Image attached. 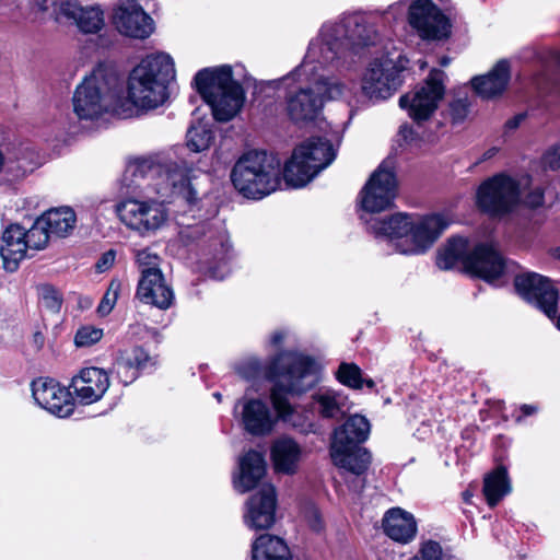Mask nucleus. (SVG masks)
<instances>
[{"instance_id": "obj_12", "label": "nucleus", "mask_w": 560, "mask_h": 560, "mask_svg": "<svg viewBox=\"0 0 560 560\" xmlns=\"http://www.w3.org/2000/svg\"><path fill=\"white\" fill-rule=\"evenodd\" d=\"M520 201V183L504 174L485 180L476 195L477 207L491 217H502L512 212Z\"/></svg>"}, {"instance_id": "obj_18", "label": "nucleus", "mask_w": 560, "mask_h": 560, "mask_svg": "<svg viewBox=\"0 0 560 560\" xmlns=\"http://www.w3.org/2000/svg\"><path fill=\"white\" fill-rule=\"evenodd\" d=\"M112 22L125 36L143 39L153 32V20L136 0H120L113 8Z\"/></svg>"}, {"instance_id": "obj_35", "label": "nucleus", "mask_w": 560, "mask_h": 560, "mask_svg": "<svg viewBox=\"0 0 560 560\" xmlns=\"http://www.w3.org/2000/svg\"><path fill=\"white\" fill-rule=\"evenodd\" d=\"M510 491L511 485L504 467H498L485 478L483 494L490 506L497 505Z\"/></svg>"}, {"instance_id": "obj_45", "label": "nucleus", "mask_w": 560, "mask_h": 560, "mask_svg": "<svg viewBox=\"0 0 560 560\" xmlns=\"http://www.w3.org/2000/svg\"><path fill=\"white\" fill-rule=\"evenodd\" d=\"M303 516L310 528L319 533L324 528V522L318 509L314 504H306L303 509Z\"/></svg>"}, {"instance_id": "obj_27", "label": "nucleus", "mask_w": 560, "mask_h": 560, "mask_svg": "<svg viewBox=\"0 0 560 560\" xmlns=\"http://www.w3.org/2000/svg\"><path fill=\"white\" fill-rule=\"evenodd\" d=\"M510 78L509 61L500 60L487 74L475 77L471 85L480 97L494 98L505 91Z\"/></svg>"}, {"instance_id": "obj_7", "label": "nucleus", "mask_w": 560, "mask_h": 560, "mask_svg": "<svg viewBox=\"0 0 560 560\" xmlns=\"http://www.w3.org/2000/svg\"><path fill=\"white\" fill-rule=\"evenodd\" d=\"M135 174L148 179L147 186L160 197H182L187 202L196 201L197 191L192 184L195 171L186 161L165 160L155 162L142 159L135 164Z\"/></svg>"}, {"instance_id": "obj_6", "label": "nucleus", "mask_w": 560, "mask_h": 560, "mask_svg": "<svg viewBox=\"0 0 560 560\" xmlns=\"http://www.w3.org/2000/svg\"><path fill=\"white\" fill-rule=\"evenodd\" d=\"M196 89L210 106L213 118L228 122L242 110L246 96L242 85L233 79L230 66L206 68L195 75Z\"/></svg>"}, {"instance_id": "obj_48", "label": "nucleus", "mask_w": 560, "mask_h": 560, "mask_svg": "<svg viewBox=\"0 0 560 560\" xmlns=\"http://www.w3.org/2000/svg\"><path fill=\"white\" fill-rule=\"evenodd\" d=\"M408 5L406 0L397 1L388 5L383 15L387 22H395L404 15L406 10L408 11Z\"/></svg>"}, {"instance_id": "obj_38", "label": "nucleus", "mask_w": 560, "mask_h": 560, "mask_svg": "<svg viewBox=\"0 0 560 560\" xmlns=\"http://www.w3.org/2000/svg\"><path fill=\"white\" fill-rule=\"evenodd\" d=\"M51 234L45 224H42V218L39 217L28 231H25V240H27V247L31 249L44 248Z\"/></svg>"}, {"instance_id": "obj_2", "label": "nucleus", "mask_w": 560, "mask_h": 560, "mask_svg": "<svg viewBox=\"0 0 560 560\" xmlns=\"http://www.w3.org/2000/svg\"><path fill=\"white\" fill-rule=\"evenodd\" d=\"M335 158L332 144L322 138L298 145L283 168L277 156L265 151H248L234 164L231 180L243 197L259 200L280 187L282 176L291 187L305 186Z\"/></svg>"}, {"instance_id": "obj_33", "label": "nucleus", "mask_w": 560, "mask_h": 560, "mask_svg": "<svg viewBox=\"0 0 560 560\" xmlns=\"http://www.w3.org/2000/svg\"><path fill=\"white\" fill-rule=\"evenodd\" d=\"M42 224H45L51 236L65 237L75 226L77 217L69 207H60L46 211L42 217Z\"/></svg>"}, {"instance_id": "obj_61", "label": "nucleus", "mask_w": 560, "mask_h": 560, "mask_svg": "<svg viewBox=\"0 0 560 560\" xmlns=\"http://www.w3.org/2000/svg\"><path fill=\"white\" fill-rule=\"evenodd\" d=\"M25 172H26L25 170H22V172H21V174H20V175H24V174H25Z\"/></svg>"}, {"instance_id": "obj_8", "label": "nucleus", "mask_w": 560, "mask_h": 560, "mask_svg": "<svg viewBox=\"0 0 560 560\" xmlns=\"http://www.w3.org/2000/svg\"><path fill=\"white\" fill-rule=\"evenodd\" d=\"M118 78L104 67L85 75L73 93V112L80 119L94 120L113 113L118 104Z\"/></svg>"}, {"instance_id": "obj_17", "label": "nucleus", "mask_w": 560, "mask_h": 560, "mask_svg": "<svg viewBox=\"0 0 560 560\" xmlns=\"http://www.w3.org/2000/svg\"><path fill=\"white\" fill-rule=\"evenodd\" d=\"M464 268L487 282H494L510 271L508 260L492 244H479L464 260Z\"/></svg>"}, {"instance_id": "obj_23", "label": "nucleus", "mask_w": 560, "mask_h": 560, "mask_svg": "<svg viewBox=\"0 0 560 560\" xmlns=\"http://www.w3.org/2000/svg\"><path fill=\"white\" fill-rule=\"evenodd\" d=\"M136 296L143 303L166 310L172 305L174 294L162 272L140 276Z\"/></svg>"}, {"instance_id": "obj_42", "label": "nucleus", "mask_w": 560, "mask_h": 560, "mask_svg": "<svg viewBox=\"0 0 560 560\" xmlns=\"http://www.w3.org/2000/svg\"><path fill=\"white\" fill-rule=\"evenodd\" d=\"M103 336V329L92 325H85L77 330L74 342L77 347H91L97 343Z\"/></svg>"}, {"instance_id": "obj_46", "label": "nucleus", "mask_w": 560, "mask_h": 560, "mask_svg": "<svg viewBox=\"0 0 560 560\" xmlns=\"http://www.w3.org/2000/svg\"><path fill=\"white\" fill-rule=\"evenodd\" d=\"M469 113V103L466 98H457L450 105V114L454 122H462Z\"/></svg>"}, {"instance_id": "obj_52", "label": "nucleus", "mask_w": 560, "mask_h": 560, "mask_svg": "<svg viewBox=\"0 0 560 560\" xmlns=\"http://www.w3.org/2000/svg\"><path fill=\"white\" fill-rule=\"evenodd\" d=\"M284 332L283 331H275L271 336V342L276 346L280 345L282 340L284 339Z\"/></svg>"}, {"instance_id": "obj_50", "label": "nucleus", "mask_w": 560, "mask_h": 560, "mask_svg": "<svg viewBox=\"0 0 560 560\" xmlns=\"http://www.w3.org/2000/svg\"><path fill=\"white\" fill-rule=\"evenodd\" d=\"M524 203L530 208H537L544 203V191L540 187H535L525 197Z\"/></svg>"}, {"instance_id": "obj_15", "label": "nucleus", "mask_w": 560, "mask_h": 560, "mask_svg": "<svg viewBox=\"0 0 560 560\" xmlns=\"http://www.w3.org/2000/svg\"><path fill=\"white\" fill-rule=\"evenodd\" d=\"M397 195V180L393 167L382 163L371 175L360 192V205L364 212L376 213L392 207Z\"/></svg>"}, {"instance_id": "obj_25", "label": "nucleus", "mask_w": 560, "mask_h": 560, "mask_svg": "<svg viewBox=\"0 0 560 560\" xmlns=\"http://www.w3.org/2000/svg\"><path fill=\"white\" fill-rule=\"evenodd\" d=\"M27 249L25 230L19 224L9 225L2 234L0 245L4 269L11 272L15 271L20 261L25 258Z\"/></svg>"}, {"instance_id": "obj_20", "label": "nucleus", "mask_w": 560, "mask_h": 560, "mask_svg": "<svg viewBox=\"0 0 560 560\" xmlns=\"http://www.w3.org/2000/svg\"><path fill=\"white\" fill-rule=\"evenodd\" d=\"M110 386L108 373L101 368H83L75 374L70 384L73 397L82 405H91L101 400Z\"/></svg>"}, {"instance_id": "obj_22", "label": "nucleus", "mask_w": 560, "mask_h": 560, "mask_svg": "<svg viewBox=\"0 0 560 560\" xmlns=\"http://www.w3.org/2000/svg\"><path fill=\"white\" fill-rule=\"evenodd\" d=\"M59 9L62 19L71 21L83 34H97L105 26L104 12L98 5L83 7L78 0H63Z\"/></svg>"}, {"instance_id": "obj_14", "label": "nucleus", "mask_w": 560, "mask_h": 560, "mask_svg": "<svg viewBox=\"0 0 560 560\" xmlns=\"http://www.w3.org/2000/svg\"><path fill=\"white\" fill-rule=\"evenodd\" d=\"M407 19L410 27L423 40H442L451 35V23L432 0L409 2Z\"/></svg>"}, {"instance_id": "obj_29", "label": "nucleus", "mask_w": 560, "mask_h": 560, "mask_svg": "<svg viewBox=\"0 0 560 560\" xmlns=\"http://www.w3.org/2000/svg\"><path fill=\"white\" fill-rule=\"evenodd\" d=\"M151 361L142 347H131L118 352L115 370L121 383L128 385L138 378L139 372L150 365Z\"/></svg>"}, {"instance_id": "obj_56", "label": "nucleus", "mask_w": 560, "mask_h": 560, "mask_svg": "<svg viewBox=\"0 0 560 560\" xmlns=\"http://www.w3.org/2000/svg\"><path fill=\"white\" fill-rule=\"evenodd\" d=\"M497 153V149L492 148L485 153V159H490Z\"/></svg>"}, {"instance_id": "obj_19", "label": "nucleus", "mask_w": 560, "mask_h": 560, "mask_svg": "<svg viewBox=\"0 0 560 560\" xmlns=\"http://www.w3.org/2000/svg\"><path fill=\"white\" fill-rule=\"evenodd\" d=\"M32 395L38 406L59 418L69 417L73 412L72 393L52 378L33 381Z\"/></svg>"}, {"instance_id": "obj_37", "label": "nucleus", "mask_w": 560, "mask_h": 560, "mask_svg": "<svg viewBox=\"0 0 560 560\" xmlns=\"http://www.w3.org/2000/svg\"><path fill=\"white\" fill-rule=\"evenodd\" d=\"M337 380L345 386L352 389H361L363 385L374 388L372 378H364L361 369L354 363H341L336 372Z\"/></svg>"}, {"instance_id": "obj_44", "label": "nucleus", "mask_w": 560, "mask_h": 560, "mask_svg": "<svg viewBox=\"0 0 560 560\" xmlns=\"http://www.w3.org/2000/svg\"><path fill=\"white\" fill-rule=\"evenodd\" d=\"M235 371L243 378L250 380L259 374L260 363L254 357L245 358L236 364Z\"/></svg>"}, {"instance_id": "obj_9", "label": "nucleus", "mask_w": 560, "mask_h": 560, "mask_svg": "<svg viewBox=\"0 0 560 560\" xmlns=\"http://www.w3.org/2000/svg\"><path fill=\"white\" fill-rule=\"evenodd\" d=\"M370 422L361 415L349 417L334 431L330 456L334 464L355 476L363 475L371 464V454L360 447L370 434Z\"/></svg>"}, {"instance_id": "obj_36", "label": "nucleus", "mask_w": 560, "mask_h": 560, "mask_svg": "<svg viewBox=\"0 0 560 560\" xmlns=\"http://www.w3.org/2000/svg\"><path fill=\"white\" fill-rule=\"evenodd\" d=\"M214 140V133L208 122L198 120L191 125L186 135V144L189 150L198 153L208 150Z\"/></svg>"}, {"instance_id": "obj_32", "label": "nucleus", "mask_w": 560, "mask_h": 560, "mask_svg": "<svg viewBox=\"0 0 560 560\" xmlns=\"http://www.w3.org/2000/svg\"><path fill=\"white\" fill-rule=\"evenodd\" d=\"M252 560H290V551L282 538L262 534L252 545Z\"/></svg>"}, {"instance_id": "obj_49", "label": "nucleus", "mask_w": 560, "mask_h": 560, "mask_svg": "<svg viewBox=\"0 0 560 560\" xmlns=\"http://www.w3.org/2000/svg\"><path fill=\"white\" fill-rule=\"evenodd\" d=\"M545 164L551 170L560 168V143L550 148L544 155Z\"/></svg>"}, {"instance_id": "obj_53", "label": "nucleus", "mask_w": 560, "mask_h": 560, "mask_svg": "<svg viewBox=\"0 0 560 560\" xmlns=\"http://www.w3.org/2000/svg\"><path fill=\"white\" fill-rule=\"evenodd\" d=\"M521 410L524 416H530L537 411V407L533 405H523Z\"/></svg>"}, {"instance_id": "obj_31", "label": "nucleus", "mask_w": 560, "mask_h": 560, "mask_svg": "<svg viewBox=\"0 0 560 560\" xmlns=\"http://www.w3.org/2000/svg\"><path fill=\"white\" fill-rule=\"evenodd\" d=\"M312 407L322 418L338 419L350 409L348 396L334 389H319L312 396Z\"/></svg>"}, {"instance_id": "obj_16", "label": "nucleus", "mask_w": 560, "mask_h": 560, "mask_svg": "<svg viewBox=\"0 0 560 560\" xmlns=\"http://www.w3.org/2000/svg\"><path fill=\"white\" fill-rule=\"evenodd\" d=\"M517 293L528 303L553 317L558 311V290L552 282L538 273L525 272L515 277Z\"/></svg>"}, {"instance_id": "obj_24", "label": "nucleus", "mask_w": 560, "mask_h": 560, "mask_svg": "<svg viewBox=\"0 0 560 560\" xmlns=\"http://www.w3.org/2000/svg\"><path fill=\"white\" fill-rule=\"evenodd\" d=\"M242 421L248 433L266 435L273 430L277 418L266 401L253 398L242 401Z\"/></svg>"}, {"instance_id": "obj_3", "label": "nucleus", "mask_w": 560, "mask_h": 560, "mask_svg": "<svg viewBox=\"0 0 560 560\" xmlns=\"http://www.w3.org/2000/svg\"><path fill=\"white\" fill-rule=\"evenodd\" d=\"M175 77L173 59L170 55L158 52L147 56L130 72L127 96L120 95L115 115L130 118L162 106L168 100V83Z\"/></svg>"}, {"instance_id": "obj_43", "label": "nucleus", "mask_w": 560, "mask_h": 560, "mask_svg": "<svg viewBox=\"0 0 560 560\" xmlns=\"http://www.w3.org/2000/svg\"><path fill=\"white\" fill-rule=\"evenodd\" d=\"M410 560H446V556L439 542L428 540L421 544L419 552Z\"/></svg>"}, {"instance_id": "obj_51", "label": "nucleus", "mask_w": 560, "mask_h": 560, "mask_svg": "<svg viewBox=\"0 0 560 560\" xmlns=\"http://www.w3.org/2000/svg\"><path fill=\"white\" fill-rule=\"evenodd\" d=\"M116 259V252L109 249L105 252L97 260L95 268L98 272H104L113 267Z\"/></svg>"}, {"instance_id": "obj_5", "label": "nucleus", "mask_w": 560, "mask_h": 560, "mask_svg": "<svg viewBox=\"0 0 560 560\" xmlns=\"http://www.w3.org/2000/svg\"><path fill=\"white\" fill-rule=\"evenodd\" d=\"M366 229L377 238L387 241L404 255H422L438 241L451 221L440 213L416 217L396 213L386 219H365Z\"/></svg>"}, {"instance_id": "obj_55", "label": "nucleus", "mask_w": 560, "mask_h": 560, "mask_svg": "<svg viewBox=\"0 0 560 560\" xmlns=\"http://www.w3.org/2000/svg\"><path fill=\"white\" fill-rule=\"evenodd\" d=\"M523 117L522 116H517V117H514L513 119H510L508 122H506V126L511 129L513 128H516L520 124V120L522 119Z\"/></svg>"}, {"instance_id": "obj_11", "label": "nucleus", "mask_w": 560, "mask_h": 560, "mask_svg": "<svg viewBox=\"0 0 560 560\" xmlns=\"http://www.w3.org/2000/svg\"><path fill=\"white\" fill-rule=\"evenodd\" d=\"M401 55H389L374 59L365 69L362 80V93L370 100L389 98L401 85V72L405 68Z\"/></svg>"}, {"instance_id": "obj_41", "label": "nucleus", "mask_w": 560, "mask_h": 560, "mask_svg": "<svg viewBox=\"0 0 560 560\" xmlns=\"http://www.w3.org/2000/svg\"><path fill=\"white\" fill-rule=\"evenodd\" d=\"M120 289L121 282L118 279H113L97 306V314L100 316H107L113 311L117 302Z\"/></svg>"}, {"instance_id": "obj_30", "label": "nucleus", "mask_w": 560, "mask_h": 560, "mask_svg": "<svg viewBox=\"0 0 560 560\" xmlns=\"http://www.w3.org/2000/svg\"><path fill=\"white\" fill-rule=\"evenodd\" d=\"M302 458L301 446L290 438H279L271 446V459L276 471L292 475Z\"/></svg>"}, {"instance_id": "obj_13", "label": "nucleus", "mask_w": 560, "mask_h": 560, "mask_svg": "<svg viewBox=\"0 0 560 560\" xmlns=\"http://www.w3.org/2000/svg\"><path fill=\"white\" fill-rule=\"evenodd\" d=\"M444 77L443 71L433 69L421 85L399 98L400 107L407 110L412 120L420 124L435 113L445 92Z\"/></svg>"}, {"instance_id": "obj_39", "label": "nucleus", "mask_w": 560, "mask_h": 560, "mask_svg": "<svg viewBox=\"0 0 560 560\" xmlns=\"http://www.w3.org/2000/svg\"><path fill=\"white\" fill-rule=\"evenodd\" d=\"M136 264L141 276L162 272L161 258L150 248L140 249L136 253Z\"/></svg>"}, {"instance_id": "obj_26", "label": "nucleus", "mask_w": 560, "mask_h": 560, "mask_svg": "<svg viewBox=\"0 0 560 560\" xmlns=\"http://www.w3.org/2000/svg\"><path fill=\"white\" fill-rule=\"evenodd\" d=\"M266 472V462L261 453L248 451L238 460V472L233 477L234 488L247 492L256 487Z\"/></svg>"}, {"instance_id": "obj_60", "label": "nucleus", "mask_w": 560, "mask_h": 560, "mask_svg": "<svg viewBox=\"0 0 560 560\" xmlns=\"http://www.w3.org/2000/svg\"><path fill=\"white\" fill-rule=\"evenodd\" d=\"M351 464H352V465H355V464H357V460L352 458V459H351Z\"/></svg>"}, {"instance_id": "obj_58", "label": "nucleus", "mask_w": 560, "mask_h": 560, "mask_svg": "<svg viewBox=\"0 0 560 560\" xmlns=\"http://www.w3.org/2000/svg\"><path fill=\"white\" fill-rule=\"evenodd\" d=\"M213 396L218 399V401H221L222 395L220 393H214Z\"/></svg>"}, {"instance_id": "obj_10", "label": "nucleus", "mask_w": 560, "mask_h": 560, "mask_svg": "<svg viewBox=\"0 0 560 560\" xmlns=\"http://www.w3.org/2000/svg\"><path fill=\"white\" fill-rule=\"evenodd\" d=\"M115 213L126 229L141 237L155 235L170 219L166 203L156 198L128 197L115 205Z\"/></svg>"}, {"instance_id": "obj_59", "label": "nucleus", "mask_w": 560, "mask_h": 560, "mask_svg": "<svg viewBox=\"0 0 560 560\" xmlns=\"http://www.w3.org/2000/svg\"><path fill=\"white\" fill-rule=\"evenodd\" d=\"M555 256L560 259V247L556 249Z\"/></svg>"}, {"instance_id": "obj_34", "label": "nucleus", "mask_w": 560, "mask_h": 560, "mask_svg": "<svg viewBox=\"0 0 560 560\" xmlns=\"http://www.w3.org/2000/svg\"><path fill=\"white\" fill-rule=\"evenodd\" d=\"M468 255L467 240L464 237H452L439 250L436 265L440 269L444 270L454 268L458 262L464 266V260Z\"/></svg>"}, {"instance_id": "obj_47", "label": "nucleus", "mask_w": 560, "mask_h": 560, "mask_svg": "<svg viewBox=\"0 0 560 560\" xmlns=\"http://www.w3.org/2000/svg\"><path fill=\"white\" fill-rule=\"evenodd\" d=\"M32 3L39 11L49 13L56 21L62 20L59 9L60 3L57 0H32Z\"/></svg>"}, {"instance_id": "obj_4", "label": "nucleus", "mask_w": 560, "mask_h": 560, "mask_svg": "<svg viewBox=\"0 0 560 560\" xmlns=\"http://www.w3.org/2000/svg\"><path fill=\"white\" fill-rule=\"evenodd\" d=\"M319 370V364L308 355L282 352L265 371L266 377L273 383L270 397L278 418L301 431H306L305 419L289 402L287 395H299L315 386Z\"/></svg>"}, {"instance_id": "obj_1", "label": "nucleus", "mask_w": 560, "mask_h": 560, "mask_svg": "<svg viewBox=\"0 0 560 560\" xmlns=\"http://www.w3.org/2000/svg\"><path fill=\"white\" fill-rule=\"evenodd\" d=\"M376 34L360 15H348L338 22L325 23L318 37L311 42L302 63L285 81L299 86L287 96V112L295 124L316 120L326 101H345L351 108L360 107L354 94L355 83L326 73V68L354 46L374 43Z\"/></svg>"}, {"instance_id": "obj_28", "label": "nucleus", "mask_w": 560, "mask_h": 560, "mask_svg": "<svg viewBox=\"0 0 560 560\" xmlns=\"http://www.w3.org/2000/svg\"><path fill=\"white\" fill-rule=\"evenodd\" d=\"M384 533L395 541L407 544L417 534L413 515L400 508L388 510L382 521Z\"/></svg>"}, {"instance_id": "obj_54", "label": "nucleus", "mask_w": 560, "mask_h": 560, "mask_svg": "<svg viewBox=\"0 0 560 560\" xmlns=\"http://www.w3.org/2000/svg\"><path fill=\"white\" fill-rule=\"evenodd\" d=\"M8 168V161L3 154V152L0 150V174L4 172V170Z\"/></svg>"}, {"instance_id": "obj_40", "label": "nucleus", "mask_w": 560, "mask_h": 560, "mask_svg": "<svg viewBox=\"0 0 560 560\" xmlns=\"http://www.w3.org/2000/svg\"><path fill=\"white\" fill-rule=\"evenodd\" d=\"M37 293L40 304L50 312L57 313L62 305L61 292L50 284H40L37 288Z\"/></svg>"}, {"instance_id": "obj_21", "label": "nucleus", "mask_w": 560, "mask_h": 560, "mask_svg": "<svg viewBox=\"0 0 560 560\" xmlns=\"http://www.w3.org/2000/svg\"><path fill=\"white\" fill-rule=\"evenodd\" d=\"M276 489L266 483L248 500L244 514L245 524L253 529L271 527L276 521Z\"/></svg>"}, {"instance_id": "obj_57", "label": "nucleus", "mask_w": 560, "mask_h": 560, "mask_svg": "<svg viewBox=\"0 0 560 560\" xmlns=\"http://www.w3.org/2000/svg\"><path fill=\"white\" fill-rule=\"evenodd\" d=\"M448 63H450V59H448V58L444 57V58H442V59H441V65H442V66H444V67H445V66H447Z\"/></svg>"}]
</instances>
